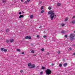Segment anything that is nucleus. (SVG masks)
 Returning a JSON list of instances; mask_svg holds the SVG:
<instances>
[{
	"mask_svg": "<svg viewBox=\"0 0 75 75\" xmlns=\"http://www.w3.org/2000/svg\"><path fill=\"white\" fill-rule=\"evenodd\" d=\"M57 6H61V4H60V3H58L57 4Z\"/></svg>",
	"mask_w": 75,
	"mask_h": 75,
	"instance_id": "nucleus-14",
	"label": "nucleus"
},
{
	"mask_svg": "<svg viewBox=\"0 0 75 75\" xmlns=\"http://www.w3.org/2000/svg\"><path fill=\"white\" fill-rule=\"evenodd\" d=\"M49 54V52H47L46 53V55H48Z\"/></svg>",
	"mask_w": 75,
	"mask_h": 75,
	"instance_id": "nucleus-36",
	"label": "nucleus"
},
{
	"mask_svg": "<svg viewBox=\"0 0 75 75\" xmlns=\"http://www.w3.org/2000/svg\"><path fill=\"white\" fill-rule=\"evenodd\" d=\"M68 18H65V21H68Z\"/></svg>",
	"mask_w": 75,
	"mask_h": 75,
	"instance_id": "nucleus-10",
	"label": "nucleus"
},
{
	"mask_svg": "<svg viewBox=\"0 0 75 75\" xmlns=\"http://www.w3.org/2000/svg\"><path fill=\"white\" fill-rule=\"evenodd\" d=\"M42 3V2L41 1H40L39 3V4H41Z\"/></svg>",
	"mask_w": 75,
	"mask_h": 75,
	"instance_id": "nucleus-30",
	"label": "nucleus"
},
{
	"mask_svg": "<svg viewBox=\"0 0 75 75\" xmlns=\"http://www.w3.org/2000/svg\"><path fill=\"white\" fill-rule=\"evenodd\" d=\"M75 36V35L73 33L71 34L69 37L70 41H73V40H75V38H74Z\"/></svg>",
	"mask_w": 75,
	"mask_h": 75,
	"instance_id": "nucleus-2",
	"label": "nucleus"
},
{
	"mask_svg": "<svg viewBox=\"0 0 75 75\" xmlns=\"http://www.w3.org/2000/svg\"><path fill=\"white\" fill-rule=\"evenodd\" d=\"M23 17H24V16H23V15H20L19 16V18H23Z\"/></svg>",
	"mask_w": 75,
	"mask_h": 75,
	"instance_id": "nucleus-6",
	"label": "nucleus"
},
{
	"mask_svg": "<svg viewBox=\"0 0 75 75\" xmlns=\"http://www.w3.org/2000/svg\"><path fill=\"white\" fill-rule=\"evenodd\" d=\"M44 12V10H42L41 11V13H43Z\"/></svg>",
	"mask_w": 75,
	"mask_h": 75,
	"instance_id": "nucleus-26",
	"label": "nucleus"
},
{
	"mask_svg": "<svg viewBox=\"0 0 75 75\" xmlns=\"http://www.w3.org/2000/svg\"><path fill=\"white\" fill-rule=\"evenodd\" d=\"M65 25V24H62V26H64Z\"/></svg>",
	"mask_w": 75,
	"mask_h": 75,
	"instance_id": "nucleus-37",
	"label": "nucleus"
},
{
	"mask_svg": "<svg viewBox=\"0 0 75 75\" xmlns=\"http://www.w3.org/2000/svg\"><path fill=\"white\" fill-rule=\"evenodd\" d=\"M48 14H51L50 17L51 20L54 19L53 18H54V19L56 18L57 16H56V15H54V11H50L48 12Z\"/></svg>",
	"mask_w": 75,
	"mask_h": 75,
	"instance_id": "nucleus-1",
	"label": "nucleus"
},
{
	"mask_svg": "<svg viewBox=\"0 0 75 75\" xmlns=\"http://www.w3.org/2000/svg\"><path fill=\"white\" fill-rule=\"evenodd\" d=\"M10 30V29H7L6 30V32H8V31H9Z\"/></svg>",
	"mask_w": 75,
	"mask_h": 75,
	"instance_id": "nucleus-9",
	"label": "nucleus"
},
{
	"mask_svg": "<svg viewBox=\"0 0 75 75\" xmlns=\"http://www.w3.org/2000/svg\"><path fill=\"white\" fill-rule=\"evenodd\" d=\"M59 66L60 67H62V64H59Z\"/></svg>",
	"mask_w": 75,
	"mask_h": 75,
	"instance_id": "nucleus-28",
	"label": "nucleus"
},
{
	"mask_svg": "<svg viewBox=\"0 0 75 75\" xmlns=\"http://www.w3.org/2000/svg\"><path fill=\"white\" fill-rule=\"evenodd\" d=\"M44 74L43 71H41L40 73V75H42Z\"/></svg>",
	"mask_w": 75,
	"mask_h": 75,
	"instance_id": "nucleus-17",
	"label": "nucleus"
},
{
	"mask_svg": "<svg viewBox=\"0 0 75 75\" xmlns=\"http://www.w3.org/2000/svg\"><path fill=\"white\" fill-rule=\"evenodd\" d=\"M3 51H4V52H7V50L6 49H4L3 50Z\"/></svg>",
	"mask_w": 75,
	"mask_h": 75,
	"instance_id": "nucleus-12",
	"label": "nucleus"
},
{
	"mask_svg": "<svg viewBox=\"0 0 75 75\" xmlns=\"http://www.w3.org/2000/svg\"><path fill=\"white\" fill-rule=\"evenodd\" d=\"M64 37H65V38H67L68 36L67 35H66L64 36Z\"/></svg>",
	"mask_w": 75,
	"mask_h": 75,
	"instance_id": "nucleus-29",
	"label": "nucleus"
},
{
	"mask_svg": "<svg viewBox=\"0 0 75 75\" xmlns=\"http://www.w3.org/2000/svg\"><path fill=\"white\" fill-rule=\"evenodd\" d=\"M54 64H52V66H54Z\"/></svg>",
	"mask_w": 75,
	"mask_h": 75,
	"instance_id": "nucleus-42",
	"label": "nucleus"
},
{
	"mask_svg": "<svg viewBox=\"0 0 75 75\" xmlns=\"http://www.w3.org/2000/svg\"><path fill=\"white\" fill-rule=\"evenodd\" d=\"M19 14H21V12H19Z\"/></svg>",
	"mask_w": 75,
	"mask_h": 75,
	"instance_id": "nucleus-40",
	"label": "nucleus"
},
{
	"mask_svg": "<svg viewBox=\"0 0 75 75\" xmlns=\"http://www.w3.org/2000/svg\"><path fill=\"white\" fill-rule=\"evenodd\" d=\"M20 72H23V70H21Z\"/></svg>",
	"mask_w": 75,
	"mask_h": 75,
	"instance_id": "nucleus-33",
	"label": "nucleus"
},
{
	"mask_svg": "<svg viewBox=\"0 0 75 75\" xmlns=\"http://www.w3.org/2000/svg\"><path fill=\"white\" fill-rule=\"evenodd\" d=\"M75 18V16H74L72 17V18Z\"/></svg>",
	"mask_w": 75,
	"mask_h": 75,
	"instance_id": "nucleus-39",
	"label": "nucleus"
},
{
	"mask_svg": "<svg viewBox=\"0 0 75 75\" xmlns=\"http://www.w3.org/2000/svg\"><path fill=\"white\" fill-rule=\"evenodd\" d=\"M42 69H45V67H42Z\"/></svg>",
	"mask_w": 75,
	"mask_h": 75,
	"instance_id": "nucleus-18",
	"label": "nucleus"
},
{
	"mask_svg": "<svg viewBox=\"0 0 75 75\" xmlns=\"http://www.w3.org/2000/svg\"><path fill=\"white\" fill-rule=\"evenodd\" d=\"M67 63H64V67H66V66H67Z\"/></svg>",
	"mask_w": 75,
	"mask_h": 75,
	"instance_id": "nucleus-16",
	"label": "nucleus"
},
{
	"mask_svg": "<svg viewBox=\"0 0 75 75\" xmlns=\"http://www.w3.org/2000/svg\"><path fill=\"white\" fill-rule=\"evenodd\" d=\"M41 10H42V9H43L44 8H43V6H42L41 8Z\"/></svg>",
	"mask_w": 75,
	"mask_h": 75,
	"instance_id": "nucleus-34",
	"label": "nucleus"
},
{
	"mask_svg": "<svg viewBox=\"0 0 75 75\" xmlns=\"http://www.w3.org/2000/svg\"><path fill=\"white\" fill-rule=\"evenodd\" d=\"M41 50L42 51H44V48H42L41 49Z\"/></svg>",
	"mask_w": 75,
	"mask_h": 75,
	"instance_id": "nucleus-27",
	"label": "nucleus"
},
{
	"mask_svg": "<svg viewBox=\"0 0 75 75\" xmlns=\"http://www.w3.org/2000/svg\"><path fill=\"white\" fill-rule=\"evenodd\" d=\"M17 51L18 52H20L21 51V50H20V49H17Z\"/></svg>",
	"mask_w": 75,
	"mask_h": 75,
	"instance_id": "nucleus-8",
	"label": "nucleus"
},
{
	"mask_svg": "<svg viewBox=\"0 0 75 75\" xmlns=\"http://www.w3.org/2000/svg\"><path fill=\"white\" fill-rule=\"evenodd\" d=\"M74 33H75V31H74Z\"/></svg>",
	"mask_w": 75,
	"mask_h": 75,
	"instance_id": "nucleus-48",
	"label": "nucleus"
},
{
	"mask_svg": "<svg viewBox=\"0 0 75 75\" xmlns=\"http://www.w3.org/2000/svg\"><path fill=\"white\" fill-rule=\"evenodd\" d=\"M38 66H37V68H38Z\"/></svg>",
	"mask_w": 75,
	"mask_h": 75,
	"instance_id": "nucleus-49",
	"label": "nucleus"
},
{
	"mask_svg": "<svg viewBox=\"0 0 75 75\" xmlns=\"http://www.w3.org/2000/svg\"><path fill=\"white\" fill-rule=\"evenodd\" d=\"M74 47H75V45H74Z\"/></svg>",
	"mask_w": 75,
	"mask_h": 75,
	"instance_id": "nucleus-50",
	"label": "nucleus"
},
{
	"mask_svg": "<svg viewBox=\"0 0 75 75\" xmlns=\"http://www.w3.org/2000/svg\"><path fill=\"white\" fill-rule=\"evenodd\" d=\"M22 54H24V52H22Z\"/></svg>",
	"mask_w": 75,
	"mask_h": 75,
	"instance_id": "nucleus-38",
	"label": "nucleus"
},
{
	"mask_svg": "<svg viewBox=\"0 0 75 75\" xmlns=\"http://www.w3.org/2000/svg\"><path fill=\"white\" fill-rule=\"evenodd\" d=\"M33 17V15H31L30 16V18H32Z\"/></svg>",
	"mask_w": 75,
	"mask_h": 75,
	"instance_id": "nucleus-20",
	"label": "nucleus"
},
{
	"mask_svg": "<svg viewBox=\"0 0 75 75\" xmlns=\"http://www.w3.org/2000/svg\"><path fill=\"white\" fill-rule=\"evenodd\" d=\"M28 2H30V0H27Z\"/></svg>",
	"mask_w": 75,
	"mask_h": 75,
	"instance_id": "nucleus-41",
	"label": "nucleus"
},
{
	"mask_svg": "<svg viewBox=\"0 0 75 75\" xmlns=\"http://www.w3.org/2000/svg\"><path fill=\"white\" fill-rule=\"evenodd\" d=\"M28 66L30 68H34L35 67V64L32 65L31 63H29L28 64Z\"/></svg>",
	"mask_w": 75,
	"mask_h": 75,
	"instance_id": "nucleus-3",
	"label": "nucleus"
},
{
	"mask_svg": "<svg viewBox=\"0 0 75 75\" xmlns=\"http://www.w3.org/2000/svg\"><path fill=\"white\" fill-rule=\"evenodd\" d=\"M33 56H36V54H33Z\"/></svg>",
	"mask_w": 75,
	"mask_h": 75,
	"instance_id": "nucleus-43",
	"label": "nucleus"
},
{
	"mask_svg": "<svg viewBox=\"0 0 75 75\" xmlns=\"http://www.w3.org/2000/svg\"><path fill=\"white\" fill-rule=\"evenodd\" d=\"M72 24H75V21L73 20L72 21Z\"/></svg>",
	"mask_w": 75,
	"mask_h": 75,
	"instance_id": "nucleus-11",
	"label": "nucleus"
},
{
	"mask_svg": "<svg viewBox=\"0 0 75 75\" xmlns=\"http://www.w3.org/2000/svg\"><path fill=\"white\" fill-rule=\"evenodd\" d=\"M60 53H61V52H60V51H58L57 52V53L58 54H60Z\"/></svg>",
	"mask_w": 75,
	"mask_h": 75,
	"instance_id": "nucleus-24",
	"label": "nucleus"
},
{
	"mask_svg": "<svg viewBox=\"0 0 75 75\" xmlns=\"http://www.w3.org/2000/svg\"><path fill=\"white\" fill-rule=\"evenodd\" d=\"M73 55H75V53H74V54H73Z\"/></svg>",
	"mask_w": 75,
	"mask_h": 75,
	"instance_id": "nucleus-47",
	"label": "nucleus"
},
{
	"mask_svg": "<svg viewBox=\"0 0 75 75\" xmlns=\"http://www.w3.org/2000/svg\"><path fill=\"white\" fill-rule=\"evenodd\" d=\"M69 49L70 50H71V47H70Z\"/></svg>",
	"mask_w": 75,
	"mask_h": 75,
	"instance_id": "nucleus-45",
	"label": "nucleus"
},
{
	"mask_svg": "<svg viewBox=\"0 0 75 75\" xmlns=\"http://www.w3.org/2000/svg\"><path fill=\"white\" fill-rule=\"evenodd\" d=\"M10 41L11 42H13L14 41V39H10Z\"/></svg>",
	"mask_w": 75,
	"mask_h": 75,
	"instance_id": "nucleus-7",
	"label": "nucleus"
},
{
	"mask_svg": "<svg viewBox=\"0 0 75 75\" xmlns=\"http://www.w3.org/2000/svg\"><path fill=\"white\" fill-rule=\"evenodd\" d=\"M9 42L10 40H7L6 41V42H7V43H8V42Z\"/></svg>",
	"mask_w": 75,
	"mask_h": 75,
	"instance_id": "nucleus-15",
	"label": "nucleus"
},
{
	"mask_svg": "<svg viewBox=\"0 0 75 75\" xmlns=\"http://www.w3.org/2000/svg\"><path fill=\"white\" fill-rule=\"evenodd\" d=\"M25 4H27V1H26L24 2Z\"/></svg>",
	"mask_w": 75,
	"mask_h": 75,
	"instance_id": "nucleus-32",
	"label": "nucleus"
},
{
	"mask_svg": "<svg viewBox=\"0 0 75 75\" xmlns=\"http://www.w3.org/2000/svg\"><path fill=\"white\" fill-rule=\"evenodd\" d=\"M31 52L32 53H34V50H32V51H31Z\"/></svg>",
	"mask_w": 75,
	"mask_h": 75,
	"instance_id": "nucleus-23",
	"label": "nucleus"
},
{
	"mask_svg": "<svg viewBox=\"0 0 75 75\" xmlns=\"http://www.w3.org/2000/svg\"><path fill=\"white\" fill-rule=\"evenodd\" d=\"M45 72L46 74V75H50L51 73V71L49 69H47V70Z\"/></svg>",
	"mask_w": 75,
	"mask_h": 75,
	"instance_id": "nucleus-4",
	"label": "nucleus"
},
{
	"mask_svg": "<svg viewBox=\"0 0 75 75\" xmlns=\"http://www.w3.org/2000/svg\"><path fill=\"white\" fill-rule=\"evenodd\" d=\"M6 0H3L2 1V2L3 3H6Z\"/></svg>",
	"mask_w": 75,
	"mask_h": 75,
	"instance_id": "nucleus-22",
	"label": "nucleus"
},
{
	"mask_svg": "<svg viewBox=\"0 0 75 75\" xmlns=\"http://www.w3.org/2000/svg\"><path fill=\"white\" fill-rule=\"evenodd\" d=\"M43 38H47V35H45L43 36Z\"/></svg>",
	"mask_w": 75,
	"mask_h": 75,
	"instance_id": "nucleus-25",
	"label": "nucleus"
},
{
	"mask_svg": "<svg viewBox=\"0 0 75 75\" xmlns=\"http://www.w3.org/2000/svg\"><path fill=\"white\" fill-rule=\"evenodd\" d=\"M25 39H29V40H30V39H31V36H27L25 37Z\"/></svg>",
	"mask_w": 75,
	"mask_h": 75,
	"instance_id": "nucleus-5",
	"label": "nucleus"
},
{
	"mask_svg": "<svg viewBox=\"0 0 75 75\" xmlns=\"http://www.w3.org/2000/svg\"><path fill=\"white\" fill-rule=\"evenodd\" d=\"M45 31H44V33H45Z\"/></svg>",
	"mask_w": 75,
	"mask_h": 75,
	"instance_id": "nucleus-46",
	"label": "nucleus"
},
{
	"mask_svg": "<svg viewBox=\"0 0 75 75\" xmlns=\"http://www.w3.org/2000/svg\"><path fill=\"white\" fill-rule=\"evenodd\" d=\"M21 2H23V0H21Z\"/></svg>",
	"mask_w": 75,
	"mask_h": 75,
	"instance_id": "nucleus-44",
	"label": "nucleus"
},
{
	"mask_svg": "<svg viewBox=\"0 0 75 75\" xmlns=\"http://www.w3.org/2000/svg\"><path fill=\"white\" fill-rule=\"evenodd\" d=\"M62 34H65V31H62Z\"/></svg>",
	"mask_w": 75,
	"mask_h": 75,
	"instance_id": "nucleus-13",
	"label": "nucleus"
},
{
	"mask_svg": "<svg viewBox=\"0 0 75 75\" xmlns=\"http://www.w3.org/2000/svg\"><path fill=\"white\" fill-rule=\"evenodd\" d=\"M52 8H51V7H48V9H49V10H51V9H52Z\"/></svg>",
	"mask_w": 75,
	"mask_h": 75,
	"instance_id": "nucleus-19",
	"label": "nucleus"
},
{
	"mask_svg": "<svg viewBox=\"0 0 75 75\" xmlns=\"http://www.w3.org/2000/svg\"><path fill=\"white\" fill-rule=\"evenodd\" d=\"M42 28V26H40L39 27V28Z\"/></svg>",
	"mask_w": 75,
	"mask_h": 75,
	"instance_id": "nucleus-35",
	"label": "nucleus"
},
{
	"mask_svg": "<svg viewBox=\"0 0 75 75\" xmlns=\"http://www.w3.org/2000/svg\"><path fill=\"white\" fill-rule=\"evenodd\" d=\"M37 38H40V36H39V35H37Z\"/></svg>",
	"mask_w": 75,
	"mask_h": 75,
	"instance_id": "nucleus-31",
	"label": "nucleus"
},
{
	"mask_svg": "<svg viewBox=\"0 0 75 75\" xmlns=\"http://www.w3.org/2000/svg\"><path fill=\"white\" fill-rule=\"evenodd\" d=\"M4 48H1V51H3V50H4Z\"/></svg>",
	"mask_w": 75,
	"mask_h": 75,
	"instance_id": "nucleus-21",
	"label": "nucleus"
}]
</instances>
